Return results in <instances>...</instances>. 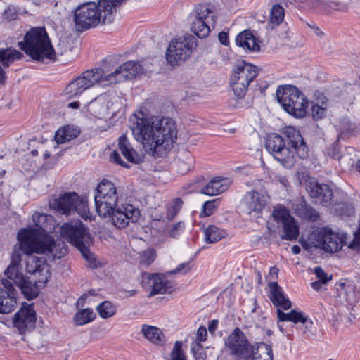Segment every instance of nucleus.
Instances as JSON below:
<instances>
[{
    "mask_svg": "<svg viewBox=\"0 0 360 360\" xmlns=\"http://www.w3.org/2000/svg\"><path fill=\"white\" fill-rule=\"evenodd\" d=\"M15 295V290L10 281H2V285L0 286V313L8 314L15 309L17 304Z\"/></svg>",
    "mask_w": 360,
    "mask_h": 360,
    "instance_id": "21",
    "label": "nucleus"
},
{
    "mask_svg": "<svg viewBox=\"0 0 360 360\" xmlns=\"http://www.w3.org/2000/svg\"><path fill=\"white\" fill-rule=\"evenodd\" d=\"M165 223L164 226L159 227V246L169 243L172 239H179L186 229L184 221H179L173 224Z\"/></svg>",
    "mask_w": 360,
    "mask_h": 360,
    "instance_id": "22",
    "label": "nucleus"
},
{
    "mask_svg": "<svg viewBox=\"0 0 360 360\" xmlns=\"http://www.w3.org/2000/svg\"><path fill=\"white\" fill-rule=\"evenodd\" d=\"M259 41L249 30L240 32L236 37V44L245 51L256 52L260 50Z\"/></svg>",
    "mask_w": 360,
    "mask_h": 360,
    "instance_id": "29",
    "label": "nucleus"
},
{
    "mask_svg": "<svg viewBox=\"0 0 360 360\" xmlns=\"http://www.w3.org/2000/svg\"><path fill=\"white\" fill-rule=\"evenodd\" d=\"M33 253H26L23 250L20 251L21 257L22 254L27 255L25 259L26 271L30 274L35 275L37 278H39L40 285L46 286L51 276L50 267L44 257H37L33 255Z\"/></svg>",
    "mask_w": 360,
    "mask_h": 360,
    "instance_id": "17",
    "label": "nucleus"
},
{
    "mask_svg": "<svg viewBox=\"0 0 360 360\" xmlns=\"http://www.w3.org/2000/svg\"><path fill=\"white\" fill-rule=\"evenodd\" d=\"M169 155L166 158L160 157L159 158V165L161 162H163L164 165H162V167H165V169L163 171H161L160 175L159 174V181H160L162 184H167V182L172 181V176L170 172L167 170V168L169 165ZM160 167V165H159V167Z\"/></svg>",
    "mask_w": 360,
    "mask_h": 360,
    "instance_id": "49",
    "label": "nucleus"
},
{
    "mask_svg": "<svg viewBox=\"0 0 360 360\" xmlns=\"http://www.w3.org/2000/svg\"><path fill=\"white\" fill-rule=\"evenodd\" d=\"M34 227L21 229L17 234L18 243L13 250L26 253H51L56 248V243L50 235L56 226V221L51 215L39 212L32 214Z\"/></svg>",
    "mask_w": 360,
    "mask_h": 360,
    "instance_id": "2",
    "label": "nucleus"
},
{
    "mask_svg": "<svg viewBox=\"0 0 360 360\" xmlns=\"http://www.w3.org/2000/svg\"><path fill=\"white\" fill-rule=\"evenodd\" d=\"M218 38L221 44L227 46L229 44L228 33L221 32L219 33Z\"/></svg>",
    "mask_w": 360,
    "mask_h": 360,
    "instance_id": "62",
    "label": "nucleus"
},
{
    "mask_svg": "<svg viewBox=\"0 0 360 360\" xmlns=\"http://www.w3.org/2000/svg\"><path fill=\"white\" fill-rule=\"evenodd\" d=\"M156 252L153 249H148L140 255V263L144 266H149L155 259Z\"/></svg>",
    "mask_w": 360,
    "mask_h": 360,
    "instance_id": "51",
    "label": "nucleus"
},
{
    "mask_svg": "<svg viewBox=\"0 0 360 360\" xmlns=\"http://www.w3.org/2000/svg\"><path fill=\"white\" fill-rule=\"evenodd\" d=\"M122 105V100L108 94H101L87 104V110L98 119H105L110 114L115 115Z\"/></svg>",
    "mask_w": 360,
    "mask_h": 360,
    "instance_id": "15",
    "label": "nucleus"
},
{
    "mask_svg": "<svg viewBox=\"0 0 360 360\" xmlns=\"http://www.w3.org/2000/svg\"><path fill=\"white\" fill-rule=\"evenodd\" d=\"M345 10V6L337 2L326 1H325L323 14H330L333 11H343Z\"/></svg>",
    "mask_w": 360,
    "mask_h": 360,
    "instance_id": "54",
    "label": "nucleus"
},
{
    "mask_svg": "<svg viewBox=\"0 0 360 360\" xmlns=\"http://www.w3.org/2000/svg\"><path fill=\"white\" fill-rule=\"evenodd\" d=\"M78 214L84 219H91V214L89 210L87 200L85 198L79 197L78 202L75 206V212Z\"/></svg>",
    "mask_w": 360,
    "mask_h": 360,
    "instance_id": "48",
    "label": "nucleus"
},
{
    "mask_svg": "<svg viewBox=\"0 0 360 360\" xmlns=\"http://www.w3.org/2000/svg\"><path fill=\"white\" fill-rule=\"evenodd\" d=\"M96 314L91 309L86 308L77 311L74 316V321L77 326L87 324L94 320Z\"/></svg>",
    "mask_w": 360,
    "mask_h": 360,
    "instance_id": "44",
    "label": "nucleus"
},
{
    "mask_svg": "<svg viewBox=\"0 0 360 360\" xmlns=\"http://www.w3.org/2000/svg\"><path fill=\"white\" fill-rule=\"evenodd\" d=\"M140 215L139 210L133 205L127 204L116 207L112 210L110 214L106 218L110 219V221L115 227L117 229H124L129 225L130 222H135L138 220Z\"/></svg>",
    "mask_w": 360,
    "mask_h": 360,
    "instance_id": "18",
    "label": "nucleus"
},
{
    "mask_svg": "<svg viewBox=\"0 0 360 360\" xmlns=\"http://www.w3.org/2000/svg\"><path fill=\"white\" fill-rule=\"evenodd\" d=\"M158 285V274L143 273L141 278V285L146 291L148 292V297H151L158 293L156 286Z\"/></svg>",
    "mask_w": 360,
    "mask_h": 360,
    "instance_id": "37",
    "label": "nucleus"
},
{
    "mask_svg": "<svg viewBox=\"0 0 360 360\" xmlns=\"http://www.w3.org/2000/svg\"><path fill=\"white\" fill-rule=\"evenodd\" d=\"M337 130L341 135H351L357 132L359 129V124L352 122L348 117H342L336 124Z\"/></svg>",
    "mask_w": 360,
    "mask_h": 360,
    "instance_id": "38",
    "label": "nucleus"
},
{
    "mask_svg": "<svg viewBox=\"0 0 360 360\" xmlns=\"http://www.w3.org/2000/svg\"><path fill=\"white\" fill-rule=\"evenodd\" d=\"M276 313L279 321H291L295 324L301 323L308 325L307 316L302 312L291 310L288 313H285L282 309H277Z\"/></svg>",
    "mask_w": 360,
    "mask_h": 360,
    "instance_id": "34",
    "label": "nucleus"
},
{
    "mask_svg": "<svg viewBox=\"0 0 360 360\" xmlns=\"http://www.w3.org/2000/svg\"><path fill=\"white\" fill-rule=\"evenodd\" d=\"M130 120L134 139L147 153L155 155L158 148L157 117L142 108L132 115Z\"/></svg>",
    "mask_w": 360,
    "mask_h": 360,
    "instance_id": "5",
    "label": "nucleus"
},
{
    "mask_svg": "<svg viewBox=\"0 0 360 360\" xmlns=\"http://www.w3.org/2000/svg\"><path fill=\"white\" fill-rule=\"evenodd\" d=\"M314 272L316 274L318 281H321L323 283H327L332 278V276H328L323 269L320 266L315 267Z\"/></svg>",
    "mask_w": 360,
    "mask_h": 360,
    "instance_id": "57",
    "label": "nucleus"
},
{
    "mask_svg": "<svg viewBox=\"0 0 360 360\" xmlns=\"http://www.w3.org/2000/svg\"><path fill=\"white\" fill-rule=\"evenodd\" d=\"M110 161L116 163L123 167H129V165L125 162L120 157L117 150H113L110 155Z\"/></svg>",
    "mask_w": 360,
    "mask_h": 360,
    "instance_id": "58",
    "label": "nucleus"
},
{
    "mask_svg": "<svg viewBox=\"0 0 360 360\" xmlns=\"http://www.w3.org/2000/svg\"><path fill=\"white\" fill-rule=\"evenodd\" d=\"M77 131L70 126L58 129L55 134V140L58 143H64L77 136Z\"/></svg>",
    "mask_w": 360,
    "mask_h": 360,
    "instance_id": "43",
    "label": "nucleus"
},
{
    "mask_svg": "<svg viewBox=\"0 0 360 360\" xmlns=\"http://www.w3.org/2000/svg\"><path fill=\"white\" fill-rule=\"evenodd\" d=\"M194 356L196 360H205L206 354L203 352L202 348H198L196 350L193 349Z\"/></svg>",
    "mask_w": 360,
    "mask_h": 360,
    "instance_id": "63",
    "label": "nucleus"
},
{
    "mask_svg": "<svg viewBox=\"0 0 360 360\" xmlns=\"http://www.w3.org/2000/svg\"><path fill=\"white\" fill-rule=\"evenodd\" d=\"M224 345L235 360H250L255 347L239 328H236L228 335Z\"/></svg>",
    "mask_w": 360,
    "mask_h": 360,
    "instance_id": "14",
    "label": "nucleus"
},
{
    "mask_svg": "<svg viewBox=\"0 0 360 360\" xmlns=\"http://www.w3.org/2000/svg\"><path fill=\"white\" fill-rule=\"evenodd\" d=\"M183 343L181 341H176L171 353L170 360H186L184 351L182 350Z\"/></svg>",
    "mask_w": 360,
    "mask_h": 360,
    "instance_id": "53",
    "label": "nucleus"
},
{
    "mask_svg": "<svg viewBox=\"0 0 360 360\" xmlns=\"http://www.w3.org/2000/svg\"><path fill=\"white\" fill-rule=\"evenodd\" d=\"M276 97L283 109L297 118L304 117L308 106V99L297 87L292 85L279 86Z\"/></svg>",
    "mask_w": 360,
    "mask_h": 360,
    "instance_id": "9",
    "label": "nucleus"
},
{
    "mask_svg": "<svg viewBox=\"0 0 360 360\" xmlns=\"http://www.w3.org/2000/svg\"><path fill=\"white\" fill-rule=\"evenodd\" d=\"M324 0H304L302 6L314 13L323 14Z\"/></svg>",
    "mask_w": 360,
    "mask_h": 360,
    "instance_id": "47",
    "label": "nucleus"
},
{
    "mask_svg": "<svg viewBox=\"0 0 360 360\" xmlns=\"http://www.w3.org/2000/svg\"><path fill=\"white\" fill-rule=\"evenodd\" d=\"M60 236L80 251L91 268L98 266V262L87 247L92 243L91 238L82 222L65 223L60 227Z\"/></svg>",
    "mask_w": 360,
    "mask_h": 360,
    "instance_id": "7",
    "label": "nucleus"
},
{
    "mask_svg": "<svg viewBox=\"0 0 360 360\" xmlns=\"http://www.w3.org/2000/svg\"><path fill=\"white\" fill-rule=\"evenodd\" d=\"M141 71V65L134 60H129L121 64L109 74H105L104 70L100 68L88 70L67 85L65 89V95L68 98H74L79 96L91 87L105 86L122 82L136 77Z\"/></svg>",
    "mask_w": 360,
    "mask_h": 360,
    "instance_id": "1",
    "label": "nucleus"
},
{
    "mask_svg": "<svg viewBox=\"0 0 360 360\" xmlns=\"http://www.w3.org/2000/svg\"><path fill=\"white\" fill-rule=\"evenodd\" d=\"M21 262L20 252L13 250L11 256V264L5 270L6 276L18 285L27 300H32L38 296L41 288L39 278L32 283L27 279L20 271L19 265Z\"/></svg>",
    "mask_w": 360,
    "mask_h": 360,
    "instance_id": "11",
    "label": "nucleus"
},
{
    "mask_svg": "<svg viewBox=\"0 0 360 360\" xmlns=\"http://www.w3.org/2000/svg\"><path fill=\"white\" fill-rule=\"evenodd\" d=\"M218 323H219V322H218V320H217V319H213L211 321H210V323L208 324V330L211 333H214V331L217 328Z\"/></svg>",
    "mask_w": 360,
    "mask_h": 360,
    "instance_id": "64",
    "label": "nucleus"
},
{
    "mask_svg": "<svg viewBox=\"0 0 360 360\" xmlns=\"http://www.w3.org/2000/svg\"><path fill=\"white\" fill-rule=\"evenodd\" d=\"M346 236L324 227L310 233L307 240H300L302 246L309 250L312 248H320L327 252H336L345 243Z\"/></svg>",
    "mask_w": 360,
    "mask_h": 360,
    "instance_id": "8",
    "label": "nucleus"
},
{
    "mask_svg": "<svg viewBox=\"0 0 360 360\" xmlns=\"http://www.w3.org/2000/svg\"><path fill=\"white\" fill-rule=\"evenodd\" d=\"M21 53L13 49H0V62L4 67H8L15 60L20 58ZM6 76L3 69L0 67V83L5 82Z\"/></svg>",
    "mask_w": 360,
    "mask_h": 360,
    "instance_id": "32",
    "label": "nucleus"
},
{
    "mask_svg": "<svg viewBox=\"0 0 360 360\" xmlns=\"http://www.w3.org/2000/svg\"><path fill=\"white\" fill-rule=\"evenodd\" d=\"M175 164L177 167V172L181 174H185L193 168L194 157L188 150H179Z\"/></svg>",
    "mask_w": 360,
    "mask_h": 360,
    "instance_id": "31",
    "label": "nucleus"
},
{
    "mask_svg": "<svg viewBox=\"0 0 360 360\" xmlns=\"http://www.w3.org/2000/svg\"><path fill=\"white\" fill-rule=\"evenodd\" d=\"M307 25L318 37L322 38L324 36V32L314 22H307Z\"/></svg>",
    "mask_w": 360,
    "mask_h": 360,
    "instance_id": "61",
    "label": "nucleus"
},
{
    "mask_svg": "<svg viewBox=\"0 0 360 360\" xmlns=\"http://www.w3.org/2000/svg\"><path fill=\"white\" fill-rule=\"evenodd\" d=\"M20 47L36 60L54 59L56 53L44 27L32 28L27 32Z\"/></svg>",
    "mask_w": 360,
    "mask_h": 360,
    "instance_id": "6",
    "label": "nucleus"
},
{
    "mask_svg": "<svg viewBox=\"0 0 360 360\" xmlns=\"http://www.w3.org/2000/svg\"><path fill=\"white\" fill-rule=\"evenodd\" d=\"M269 288L270 290L269 298L274 305L277 307V309L288 310L291 307V302L286 297L277 282H270Z\"/></svg>",
    "mask_w": 360,
    "mask_h": 360,
    "instance_id": "26",
    "label": "nucleus"
},
{
    "mask_svg": "<svg viewBox=\"0 0 360 360\" xmlns=\"http://www.w3.org/2000/svg\"><path fill=\"white\" fill-rule=\"evenodd\" d=\"M141 333L143 337L152 343L158 341V328L155 326L144 324L141 326Z\"/></svg>",
    "mask_w": 360,
    "mask_h": 360,
    "instance_id": "50",
    "label": "nucleus"
},
{
    "mask_svg": "<svg viewBox=\"0 0 360 360\" xmlns=\"http://www.w3.org/2000/svg\"><path fill=\"white\" fill-rule=\"evenodd\" d=\"M326 103L322 102L321 105L314 103L311 105V115L314 119L319 120L323 118L326 113Z\"/></svg>",
    "mask_w": 360,
    "mask_h": 360,
    "instance_id": "52",
    "label": "nucleus"
},
{
    "mask_svg": "<svg viewBox=\"0 0 360 360\" xmlns=\"http://www.w3.org/2000/svg\"><path fill=\"white\" fill-rule=\"evenodd\" d=\"M117 147L122 155L130 162L139 164L143 161V155L139 154L131 146L125 134L121 135L117 140Z\"/></svg>",
    "mask_w": 360,
    "mask_h": 360,
    "instance_id": "27",
    "label": "nucleus"
},
{
    "mask_svg": "<svg viewBox=\"0 0 360 360\" xmlns=\"http://www.w3.org/2000/svg\"><path fill=\"white\" fill-rule=\"evenodd\" d=\"M115 4L111 0L89 1L79 6L74 12V22L78 31L96 27L100 22L110 23L113 20Z\"/></svg>",
    "mask_w": 360,
    "mask_h": 360,
    "instance_id": "4",
    "label": "nucleus"
},
{
    "mask_svg": "<svg viewBox=\"0 0 360 360\" xmlns=\"http://www.w3.org/2000/svg\"><path fill=\"white\" fill-rule=\"evenodd\" d=\"M177 139V125L169 117L159 120V158H166L171 152Z\"/></svg>",
    "mask_w": 360,
    "mask_h": 360,
    "instance_id": "16",
    "label": "nucleus"
},
{
    "mask_svg": "<svg viewBox=\"0 0 360 360\" xmlns=\"http://www.w3.org/2000/svg\"><path fill=\"white\" fill-rule=\"evenodd\" d=\"M218 204V199H214L205 202L203 204V210L201 213V216L203 215L205 217H208L212 214Z\"/></svg>",
    "mask_w": 360,
    "mask_h": 360,
    "instance_id": "55",
    "label": "nucleus"
},
{
    "mask_svg": "<svg viewBox=\"0 0 360 360\" xmlns=\"http://www.w3.org/2000/svg\"><path fill=\"white\" fill-rule=\"evenodd\" d=\"M79 198V196L75 192L64 193L58 197H52L49 201V206L62 214H70L75 212Z\"/></svg>",
    "mask_w": 360,
    "mask_h": 360,
    "instance_id": "20",
    "label": "nucleus"
},
{
    "mask_svg": "<svg viewBox=\"0 0 360 360\" xmlns=\"http://www.w3.org/2000/svg\"><path fill=\"white\" fill-rule=\"evenodd\" d=\"M197 45L196 38L191 34L172 39L165 52L167 65L172 68L181 65L190 58Z\"/></svg>",
    "mask_w": 360,
    "mask_h": 360,
    "instance_id": "10",
    "label": "nucleus"
},
{
    "mask_svg": "<svg viewBox=\"0 0 360 360\" xmlns=\"http://www.w3.org/2000/svg\"><path fill=\"white\" fill-rule=\"evenodd\" d=\"M184 205L181 198H174L165 202L163 210L159 215V222H172L180 212Z\"/></svg>",
    "mask_w": 360,
    "mask_h": 360,
    "instance_id": "25",
    "label": "nucleus"
},
{
    "mask_svg": "<svg viewBox=\"0 0 360 360\" xmlns=\"http://www.w3.org/2000/svg\"><path fill=\"white\" fill-rule=\"evenodd\" d=\"M335 289L337 291V296L340 298H343L346 302L349 301L347 296V290L346 289V285L345 283H338L335 285Z\"/></svg>",
    "mask_w": 360,
    "mask_h": 360,
    "instance_id": "56",
    "label": "nucleus"
},
{
    "mask_svg": "<svg viewBox=\"0 0 360 360\" xmlns=\"http://www.w3.org/2000/svg\"><path fill=\"white\" fill-rule=\"evenodd\" d=\"M205 240L207 243H214L224 238L226 233V231L220 228L210 225L204 230Z\"/></svg>",
    "mask_w": 360,
    "mask_h": 360,
    "instance_id": "42",
    "label": "nucleus"
},
{
    "mask_svg": "<svg viewBox=\"0 0 360 360\" xmlns=\"http://www.w3.org/2000/svg\"><path fill=\"white\" fill-rule=\"evenodd\" d=\"M207 335V328L205 326H200L199 328L197 330V338L200 342H203L206 340Z\"/></svg>",
    "mask_w": 360,
    "mask_h": 360,
    "instance_id": "60",
    "label": "nucleus"
},
{
    "mask_svg": "<svg viewBox=\"0 0 360 360\" xmlns=\"http://www.w3.org/2000/svg\"><path fill=\"white\" fill-rule=\"evenodd\" d=\"M195 18L214 22L216 16L210 4H200L195 9Z\"/></svg>",
    "mask_w": 360,
    "mask_h": 360,
    "instance_id": "39",
    "label": "nucleus"
},
{
    "mask_svg": "<svg viewBox=\"0 0 360 360\" xmlns=\"http://www.w3.org/2000/svg\"><path fill=\"white\" fill-rule=\"evenodd\" d=\"M167 274H159V302H166L172 298L171 294L174 291L176 282L168 278Z\"/></svg>",
    "mask_w": 360,
    "mask_h": 360,
    "instance_id": "30",
    "label": "nucleus"
},
{
    "mask_svg": "<svg viewBox=\"0 0 360 360\" xmlns=\"http://www.w3.org/2000/svg\"><path fill=\"white\" fill-rule=\"evenodd\" d=\"M282 234L281 238L283 240L293 241L296 240L299 236V227L293 217L282 224Z\"/></svg>",
    "mask_w": 360,
    "mask_h": 360,
    "instance_id": "36",
    "label": "nucleus"
},
{
    "mask_svg": "<svg viewBox=\"0 0 360 360\" xmlns=\"http://www.w3.org/2000/svg\"><path fill=\"white\" fill-rule=\"evenodd\" d=\"M191 269V265L190 262L181 263L177 266V267L172 271L168 272V274H174L177 273H184L186 274L190 271Z\"/></svg>",
    "mask_w": 360,
    "mask_h": 360,
    "instance_id": "59",
    "label": "nucleus"
},
{
    "mask_svg": "<svg viewBox=\"0 0 360 360\" xmlns=\"http://www.w3.org/2000/svg\"><path fill=\"white\" fill-rule=\"evenodd\" d=\"M265 147L274 159L285 168L293 167L297 158L304 159L309 154L308 146L300 131L292 126L284 127L281 135L269 134Z\"/></svg>",
    "mask_w": 360,
    "mask_h": 360,
    "instance_id": "3",
    "label": "nucleus"
},
{
    "mask_svg": "<svg viewBox=\"0 0 360 360\" xmlns=\"http://www.w3.org/2000/svg\"><path fill=\"white\" fill-rule=\"evenodd\" d=\"M99 316L102 319H108L114 316L116 313L115 306L110 302L104 301L96 307Z\"/></svg>",
    "mask_w": 360,
    "mask_h": 360,
    "instance_id": "45",
    "label": "nucleus"
},
{
    "mask_svg": "<svg viewBox=\"0 0 360 360\" xmlns=\"http://www.w3.org/2000/svg\"><path fill=\"white\" fill-rule=\"evenodd\" d=\"M272 217L275 221L281 224L292 217L290 214L288 210L282 206H278L274 209L272 212Z\"/></svg>",
    "mask_w": 360,
    "mask_h": 360,
    "instance_id": "46",
    "label": "nucleus"
},
{
    "mask_svg": "<svg viewBox=\"0 0 360 360\" xmlns=\"http://www.w3.org/2000/svg\"><path fill=\"white\" fill-rule=\"evenodd\" d=\"M284 15V8L279 4L274 5L269 14V19L268 21L269 28L273 30L278 27L283 21Z\"/></svg>",
    "mask_w": 360,
    "mask_h": 360,
    "instance_id": "40",
    "label": "nucleus"
},
{
    "mask_svg": "<svg viewBox=\"0 0 360 360\" xmlns=\"http://www.w3.org/2000/svg\"><path fill=\"white\" fill-rule=\"evenodd\" d=\"M252 360H273V351L270 345L264 342H257L253 347Z\"/></svg>",
    "mask_w": 360,
    "mask_h": 360,
    "instance_id": "35",
    "label": "nucleus"
},
{
    "mask_svg": "<svg viewBox=\"0 0 360 360\" xmlns=\"http://www.w3.org/2000/svg\"><path fill=\"white\" fill-rule=\"evenodd\" d=\"M231 184V180L229 178L214 177L202 188L201 193L207 195H217L225 192Z\"/></svg>",
    "mask_w": 360,
    "mask_h": 360,
    "instance_id": "28",
    "label": "nucleus"
},
{
    "mask_svg": "<svg viewBox=\"0 0 360 360\" xmlns=\"http://www.w3.org/2000/svg\"><path fill=\"white\" fill-rule=\"evenodd\" d=\"M36 323V313L32 304L25 303L13 318V324L20 333L33 329Z\"/></svg>",
    "mask_w": 360,
    "mask_h": 360,
    "instance_id": "19",
    "label": "nucleus"
},
{
    "mask_svg": "<svg viewBox=\"0 0 360 360\" xmlns=\"http://www.w3.org/2000/svg\"><path fill=\"white\" fill-rule=\"evenodd\" d=\"M119 195L117 189L110 181L102 180L96 187L94 201L98 214L106 218L117 206Z\"/></svg>",
    "mask_w": 360,
    "mask_h": 360,
    "instance_id": "12",
    "label": "nucleus"
},
{
    "mask_svg": "<svg viewBox=\"0 0 360 360\" xmlns=\"http://www.w3.org/2000/svg\"><path fill=\"white\" fill-rule=\"evenodd\" d=\"M210 22L194 18L191 22V31L200 39L206 38L210 32Z\"/></svg>",
    "mask_w": 360,
    "mask_h": 360,
    "instance_id": "41",
    "label": "nucleus"
},
{
    "mask_svg": "<svg viewBox=\"0 0 360 360\" xmlns=\"http://www.w3.org/2000/svg\"><path fill=\"white\" fill-rule=\"evenodd\" d=\"M257 75L258 70L255 65L243 60L236 64L230 78V85L236 99L245 97L250 82Z\"/></svg>",
    "mask_w": 360,
    "mask_h": 360,
    "instance_id": "13",
    "label": "nucleus"
},
{
    "mask_svg": "<svg viewBox=\"0 0 360 360\" xmlns=\"http://www.w3.org/2000/svg\"><path fill=\"white\" fill-rule=\"evenodd\" d=\"M268 196L252 191L245 194L243 201L249 213L255 212L259 214L264 208Z\"/></svg>",
    "mask_w": 360,
    "mask_h": 360,
    "instance_id": "24",
    "label": "nucleus"
},
{
    "mask_svg": "<svg viewBox=\"0 0 360 360\" xmlns=\"http://www.w3.org/2000/svg\"><path fill=\"white\" fill-rule=\"evenodd\" d=\"M308 190L310 196L315 200L316 202L326 207L331 204L333 195L332 190L328 185L311 183Z\"/></svg>",
    "mask_w": 360,
    "mask_h": 360,
    "instance_id": "23",
    "label": "nucleus"
},
{
    "mask_svg": "<svg viewBox=\"0 0 360 360\" xmlns=\"http://www.w3.org/2000/svg\"><path fill=\"white\" fill-rule=\"evenodd\" d=\"M296 214L304 220L316 221L319 218V212L309 205L304 200L300 202L295 209Z\"/></svg>",
    "mask_w": 360,
    "mask_h": 360,
    "instance_id": "33",
    "label": "nucleus"
}]
</instances>
